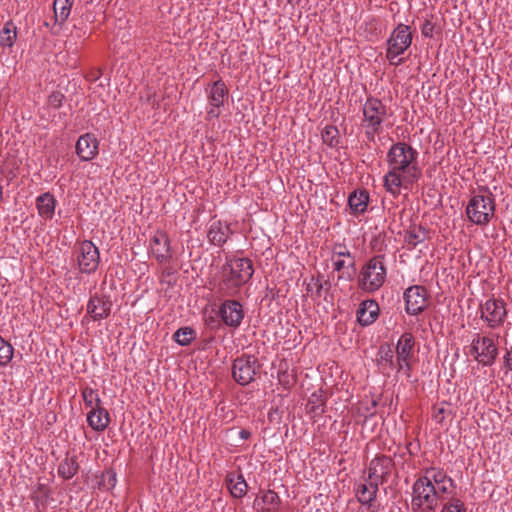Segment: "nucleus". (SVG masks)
Returning a JSON list of instances; mask_svg holds the SVG:
<instances>
[{
    "instance_id": "obj_1",
    "label": "nucleus",
    "mask_w": 512,
    "mask_h": 512,
    "mask_svg": "<svg viewBox=\"0 0 512 512\" xmlns=\"http://www.w3.org/2000/svg\"><path fill=\"white\" fill-rule=\"evenodd\" d=\"M254 274L253 263L248 258L228 259L222 267V278L218 291L222 296L235 297L243 285L248 283Z\"/></svg>"
},
{
    "instance_id": "obj_2",
    "label": "nucleus",
    "mask_w": 512,
    "mask_h": 512,
    "mask_svg": "<svg viewBox=\"0 0 512 512\" xmlns=\"http://www.w3.org/2000/svg\"><path fill=\"white\" fill-rule=\"evenodd\" d=\"M418 151L406 142L393 144L387 152L386 161L389 168L402 171L406 179L419 180L421 168L418 164Z\"/></svg>"
},
{
    "instance_id": "obj_3",
    "label": "nucleus",
    "mask_w": 512,
    "mask_h": 512,
    "mask_svg": "<svg viewBox=\"0 0 512 512\" xmlns=\"http://www.w3.org/2000/svg\"><path fill=\"white\" fill-rule=\"evenodd\" d=\"M386 275L384 256L376 255L362 267L358 276V286L363 291L375 292L383 286Z\"/></svg>"
},
{
    "instance_id": "obj_4",
    "label": "nucleus",
    "mask_w": 512,
    "mask_h": 512,
    "mask_svg": "<svg viewBox=\"0 0 512 512\" xmlns=\"http://www.w3.org/2000/svg\"><path fill=\"white\" fill-rule=\"evenodd\" d=\"M411 489L412 512H435L438 507L435 488L426 477H418Z\"/></svg>"
},
{
    "instance_id": "obj_5",
    "label": "nucleus",
    "mask_w": 512,
    "mask_h": 512,
    "mask_svg": "<svg viewBox=\"0 0 512 512\" xmlns=\"http://www.w3.org/2000/svg\"><path fill=\"white\" fill-rule=\"evenodd\" d=\"M495 199L491 193L473 195L466 207L469 221L478 226H486L495 214Z\"/></svg>"
},
{
    "instance_id": "obj_6",
    "label": "nucleus",
    "mask_w": 512,
    "mask_h": 512,
    "mask_svg": "<svg viewBox=\"0 0 512 512\" xmlns=\"http://www.w3.org/2000/svg\"><path fill=\"white\" fill-rule=\"evenodd\" d=\"M411 43L412 35L410 32V27L402 23L398 24L397 27L391 33L389 39L387 40V59L392 64H402V58L398 59L396 62H394L393 60L397 58L399 55L403 54L407 50V48L410 47Z\"/></svg>"
},
{
    "instance_id": "obj_7",
    "label": "nucleus",
    "mask_w": 512,
    "mask_h": 512,
    "mask_svg": "<svg viewBox=\"0 0 512 512\" xmlns=\"http://www.w3.org/2000/svg\"><path fill=\"white\" fill-rule=\"evenodd\" d=\"M260 367L261 365L255 356L243 354L233 361L232 377L239 385L246 386L254 381Z\"/></svg>"
},
{
    "instance_id": "obj_8",
    "label": "nucleus",
    "mask_w": 512,
    "mask_h": 512,
    "mask_svg": "<svg viewBox=\"0 0 512 512\" xmlns=\"http://www.w3.org/2000/svg\"><path fill=\"white\" fill-rule=\"evenodd\" d=\"M78 269L81 273L92 274L96 272L100 263V252L91 240H83L75 249Z\"/></svg>"
},
{
    "instance_id": "obj_9",
    "label": "nucleus",
    "mask_w": 512,
    "mask_h": 512,
    "mask_svg": "<svg viewBox=\"0 0 512 512\" xmlns=\"http://www.w3.org/2000/svg\"><path fill=\"white\" fill-rule=\"evenodd\" d=\"M507 318L506 303L499 298H489L480 305V319L491 329H498L504 325Z\"/></svg>"
},
{
    "instance_id": "obj_10",
    "label": "nucleus",
    "mask_w": 512,
    "mask_h": 512,
    "mask_svg": "<svg viewBox=\"0 0 512 512\" xmlns=\"http://www.w3.org/2000/svg\"><path fill=\"white\" fill-rule=\"evenodd\" d=\"M403 298L405 300V311L409 315H419L426 310L429 305L427 289L421 285L408 287L404 291Z\"/></svg>"
},
{
    "instance_id": "obj_11",
    "label": "nucleus",
    "mask_w": 512,
    "mask_h": 512,
    "mask_svg": "<svg viewBox=\"0 0 512 512\" xmlns=\"http://www.w3.org/2000/svg\"><path fill=\"white\" fill-rule=\"evenodd\" d=\"M362 126L382 127L387 117V107L382 101L375 97H368L362 107Z\"/></svg>"
},
{
    "instance_id": "obj_12",
    "label": "nucleus",
    "mask_w": 512,
    "mask_h": 512,
    "mask_svg": "<svg viewBox=\"0 0 512 512\" xmlns=\"http://www.w3.org/2000/svg\"><path fill=\"white\" fill-rule=\"evenodd\" d=\"M394 462L391 457L379 455L373 458L368 466V477L382 485L387 482L392 471Z\"/></svg>"
},
{
    "instance_id": "obj_13",
    "label": "nucleus",
    "mask_w": 512,
    "mask_h": 512,
    "mask_svg": "<svg viewBox=\"0 0 512 512\" xmlns=\"http://www.w3.org/2000/svg\"><path fill=\"white\" fill-rule=\"evenodd\" d=\"M220 316L225 325L237 328L244 318L243 307L237 300H225L220 306Z\"/></svg>"
},
{
    "instance_id": "obj_14",
    "label": "nucleus",
    "mask_w": 512,
    "mask_h": 512,
    "mask_svg": "<svg viewBox=\"0 0 512 512\" xmlns=\"http://www.w3.org/2000/svg\"><path fill=\"white\" fill-rule=\"evenodd\" d=\"M150 249L158 263L169 262L172 258L170 239L167 233L157 231L150 240Z\"/></svg>"
},
{
    "instance_id": "obj_15",
    "label": "nucleus",
    "mask_w": 512,
    "mask_h": 512,
    "mask_svg": "<svg viewBox=\"0 0 512 512\" xmlns=\"http://www.w3.org/2000/svg\"><path fill=\"white\" fill-rule=\"evenodd\" d=\"M112 303L103 295L94 294L87 303V314L93 321L106 319L111 312Z\"/></svg>"
},
{
    "instance_id": "obj_16",
    "label": "nucleus",
    "mask_w": 512,
    "mask_h": 512,
    "mask_svg": "<svg viewBox=\"0 0 512 512\" xmlns=\"http://www.w3.org/2000/svg\"><path fill=\"white\" fill-rule=\"evenodd\" d=\"M379 485L376 481L365 478L364 483H358L354 486L356 498L359 503L367 507L376 506L375 499L379 491Z\"/></svg>"
},
{
    "instance_id": "obj_17",
    "label": "nucleus",
    "mask_w": 512,
    "mask_h": 512,
    "mask_svg": "<svg viewBox=\"0 0 512 512\" xmlns=\"http://www.w3.org/2000/svg\"><path fill=\"white\" fill-rule=\"evenodd\" d=\"M98 146L97 138L91 133H86L76 142V154L81 161H90L98 154Z\"/></svg>"
},
{
    "instance_id": "obj_18",
    "label": "nucleus",
    "mask_w": 512,
    "mask_h": 512,
    "mask_svg": "<svg viewBox=\"0 0 512 512\" xmlns=\"http://www.w3.org/2000/svg\"><path fill=\"white\" fill-rule=\"evenodd\" d=\"M417 181L418 180L406 179L402 171H398L393 168H389L383 177L384 187L386 191L389 192L393 197L400 195L401 187L403 185L412 184Z\"/></svg>"
},
{
    "instance_id": "obj_19",
    "label": "nucleus",
    "mask_w": 512,
    "mask_h": 512,
    "mask_svg": "<svg viewBox=\"0 0 512 512\" xmlns=\"http://www.w3.org/2000/svg\"><path fill=\"white\" fill-rule=\"evenodd\" d=\"M379 312V305L374 299L364 300L357 309V321L361 326H369L377 320Z\"/></svg>"
},
{
    "instance_id": "obj_20",
    "label": "nucleus",
    "mask_w": 512,
    "mask_h": 512,
    "mask_svg": "<svg viewBox=\"0 0 512 512\" xmlns=\"http://www.w3.org/2000/svg\"><path fill=\"white\" fill-rule=\"evenodd\" d=\"M206 93L210 106L222 107L228 99L229 92L225 83L219 79L208 86Z\"/></svg>"
},
{
    "instance_id": "obj_21",
    "label": "nucleus",
    "mask_w": 512,
    "mask_h": 512,
    "mask_svg": "<svg viewBox=\"0 0 512 512\" xmlns=\"http://www.w3.org/2000/svg\"><path fill=\"white\" fill-rule=\"evenodd\" d=\"M481 365L492 366L498 356V348L489 336H480Z\"/></svg>"
},
{
    "instance_id": "obj_22",
    "label": "nucleus",
    "mask_w": 512,
    "mask_h": 512,
    "mask_svg": "<svg viewBox=\"0 0 512 512\" xmlns=\"http://www.w3.org/2000/svg\"><path fill=\"white\" fill-rule=\"evenodd\" d=\"M230 233L229 225L223 224L221 221H214L209 226L207 237L211 244L221 247L227 242Z\"/></svg>"
},
{
    "instance_id": "obj_23",
    "label": "nucleus",
    "mask_w": 512,
    "mask_h": 512,
    "mask_svg": "<svg viewBox=\"0 0 512 512\" xmlns=\"http://www.w3.org/2000/svg\"><path fill=\"white\" fill-rule=\"evenodd\" d=\"M87 422L89 426L95 431H104L110 422V417L108 411L101 407L92 408L87 413Z\"/></svg>"
},
{
    "instance_id": "obj_24",
    "label": "nucleus",
    "mask_w": 512,
    "mask_h": 512,
    "mask_svg": "<svg viewBox=\"0 0 512 512\" xmlns=\"http://www.w3.org/2000/svg\"><path fill=\"white\" fill-rule=\"evenodd\" d=\"M333 269L338 272V281H351L356 274L355 259H337L332 257Z\"/></svg>"
},
{
    "instance_id": "obj_25",
    "label": "nucleus",
    "mask_w": 512,
    "mask_h": 512,
    "mask_svg": "<svg viewBox=\"0 0 512 512\" xmlns=\"http://www.w3.org/2000/svg\"><path fill=\"white\" fill-rule=\"evenodd\" d=\"M368 203L369 193L366 190H355L348 197V206L354 215L363 214Z\"/></svg>"
},
{
    "instance_id": "obj_26",
    "label": "nucleus",
    "mask_w": 512,
    "mask_h": 512,
    "mask_svg": "<svg viewBox=\"0 0 512 512\" xmlns=\"http://www.w3.org/2000/svg\"><path fill=\"white\" fill-rule=\"evenodd\" d=\"M56 200L54 196L46 192L36 198V207L39 215L45 219H51L54 215Z\"/></svg>"
},
{
    "instance_id": "obj_27",
    "label": "nucleus",
    "mask_w": 512,
    "mask_h": 512,
    "mask_svg": "<svg viewBox=\"0 0 512 512\" xmlns=\"http://www.w3.org/2000/svg\"><path fill=\"white\" fill-rule=\"evenodd\" d=\"M415 339L412 333L405 332L396 344V354L401 361L410 359L413 353Z\"/></svg>"
},
{
    "instance_id": "obj_28",
    "label": "nucleus",
    "mask_w": 512,
    "mask_h": 512,
    "mask_svg": "<svg viewBox=\"0 0 512 512\" xmlns=\"http://www.w3.org/2000/svg\"><path fill=\"white\" fill-rule=\"evenodd\" d=\"M79 470V463L75 455L66 457L59 463L58 475L64 480L73 478Z\"/></svg>"
},
{
    "instance_id": "obj_29",
    "label": "nucleus",
    "mask_w": 512,
    "mask_h": 512,
    "mask_svg": "<svg viewBox=\"0 0 512 512\" xmlns=\"http://www.w3.org/2000/svg\"><path fill=\"white\" fill-rule=\"evenodd\" d=\"M420 477H426L432 485H438L439 483L448 484L452 486L453 479L444 471L438 467H428L424 470V475Z\"/></svg>"
},
{
    "instance_id": "obj_30",
    "label": "nucleus",
    "mask_w": 512,
    "mask_h": 512,
    "mask_svg": "<svg viewBox=\"0 0 512 512\" xmlns=\"http://www.w3.org/2000/svg\"><path fill=\"white\" fill-rule=\"evenodd\" d=\"M17 39V28L12 21H8L4 24L0 31V46L5 48L13 47Z\"/></svg>"
},
{
    "instance_id": "obj_31",
    "label": "nucleus",
    "mask_w": 512,
    "mask_h": 512,
    "mask_svg": "<svg viewBox=\"0 0 512 512\" xmlns=\"http://www.w3.org/2000/svg\"><path fill=\"white\" fill-rule=\"evenodd\" d=\"M227 486L233 497L242 498L247 493L248 485L242 474H239L236 479L234 476H227Z\"/></svg>"
},
{
    "instance_id": "obj_32",
    "label": "nucleus",
    "mask_w": 512,
    "mask_h": 512,
    "mask_svg": "<svg viewBox=\"0 0 512 512\" xmlns=\"http://www.w3.org/2000/svg\"><path fill=\"white\" fill-rule=\"evenodd\" d=\"M74 0H54L55 21L62 25L69 17Z\"/></svg>"
},
{
    "instance_id": "obj_33",
    "label": "nucleus",
    "mask_w": 512,
    "mask_h": 512,
    "mask_svg": "<svg viewBox=\"0 0 512 512\" xmlns=\"http://www.w3.org/2000/svg\"><path fill=\"white\" fill-rule=\"evenodd\" d=\"M426 239V230L421 226H414L406 231L404 242L410 250L414 249L419 243L424 242Z\"/></svg>"
},
{
    "instance_id": "obj_34",
    "label": "nucleus",
    "mask_w": 512,
    "mask_h": 512,
    "mask_svg": "<svg viewBox=\"0 0 512 512\" xmlns=\"http://www.w3.org/2000/svg\"><path fill=\"white\" fill-rule=\"evenodd\" d=\"M378 363L383 367L393 369L395 367L394 362V350L388 345H382L378 351Z\"/></svg>"
},
{
    "instance_id": "obj_35",
    "label": "nucleus",
    "mask_w": 512,
    "mask_h": 512,
    "mask_svg": "<svg viewBox=\"0 0 512 512\" xmlns=\"http://www.w3.org/2000/svg\"><path fill=\"white\" fill-rule=\"evenodd\" d=\"M307 408L310 413L316 416L325 412V399L320 393H312L308 399Z\"/></svg>"
},
{
    "instance_id": "obj_36",
    "label": "nucleus",
    "mask_w": 512,
    "mask_h": 512,
    "mask_svg": "<svg viewBox=\"0 0 512 512\" xmlns=\"http://www.w3.org/2000/svg\"><path fill=\"white\" fill-rule=\"evenodd\" d=\"M196 338V332L191 327H182L175 331L173 339L181 346L189 345Z\"/></svg>"
},
{
    "instance_id": "obj_37",
    "label": "nucleus",
    "mask_w": 512,
    "mask_h": 512,
    "mask_svg": "<svg viewBox=\"0 0 512 512\" xmlns=\"http://www.w3.org/2000/svg\"><path fill=\"white\" fill-rule=\"evenodd\" d=\"M435 488V496L437 502L444 501L446 499H450L451 497H455L457 485L455 481H453L452 486L448 484L439 483L438 485H432Z\"/></svg>"
},
{
    "instance_id": "obj_38",
    "label": "nucleus",
    "mask_w": 512,
    "mask_h": 512,
    "mask_svg": "<svg viewBox=\"0 0 512 512\" xmlns=\"http://www.w3.org/2000/svg\"><path fill=\"white\" fill-rule=\"evenodd\" d=\"M14 355L13 346L6 341L3 337L0 336V365L6 366L8 365Z\"/></svg>"
},
{
    "instance_id": "obj_39",
    "label": "nucleus",
    "mask_w": 512,
    "mask_h": 512,
    "mask_svg": "<svg viewBox=\"0 0 512 512\" xmlns=\"http://www.w3.org/2000/svg\"><path fill=\"white\" fill-rule=\"evenodd\" d=\"M82 397L86 407L95 408L101 405V399L97 391L90 387H85L82 390Z\"/></svg>"
},
{
    "instance_id": "obj_40",
    "label": "nucleus",
    "mask_w": 512,
    "mask_h": 512,
    "mask_svg": "<svg viewBox=\"0 0 512 512\" xmlns=\"http://www.w3.org/2000/svg\"><path fill=\"white\" fill-rule=\"evenodd\" d=\"M338 134L339 131L336 126H326L322 131L323 142L330 147H335L339 143Z\"/></svg>"
},
{
    "instance_id": "obj_41",
    "label": "nucleus",
    "mask_w": 512,
    "mask_h": 512,
    "mask_svg": "<svg viewBox=\"0 0 512 512\" xmlns=\"http://www.w3.org/2000/svg\"><path fill=\"white\" fill-rule=\"evenodd\" d=\"M441 512H467V509L460 498L451 497L443 503Z\"/></svg>"
},
{
    "instance_id": "obj_42",
    "label": "nucleus",
    "mask_w": 512,
    "mask_h": 512,
    "mask_svg": "<svg viewBox=\"0 0 512 512\" xmlns=\"http://www.w3.org/2000/svg\"><path fill=\"white\" fill-rule=\"evenodd\" d=\"M323 287L321 285V276L318 275L316 278L312 277L311 282L307 284V292L311 294V297L315 299H319L323 294Z\"/></svg>"
},
{
    "instance_id": "obj_43",
    "label": "nucleus",
    "mask_w": 512,
    "mask_h": 512,
    "mask_svg": "<svg viewBox=\"0 0 512 512\" xmlns=\"http://www.w3.org/2000/svg\"><path fill=\"white\" fill-rule=\"evenodd\" d=\"M116 472L113 469L106 470L102 474V485L105 489L110 490L115 487L117 478Z\"/></svg>"
},
{
    "instance_id": "obj_44",
    "label": "nucleus",
    "mask_w": 512,
    "mask_h": 512,
    "mask_svg": "<svg viewBox=\"0 0 512 512\" xmlns=\"http://www.w3.org/2000/svg\"><path fill=\"white\" fill-rule=\"evenodd\" d=\"M65 96L60 91L52 92L48 97V105L54 109H58L62 106Z\"/></svg>"
},
{
    "instance_id": "obj_45",
    "label": "nucleus",
    "mask_w": 512,
    "mask_h": 512,
    "mask_svg": "<svg viewBox=\"0 0 512 512\" xmlns=\"http://www.w3.org/2000/svg\"><path fill=\"white\" fill-rule=\"evenodd\" d=\"M262 501L266 505L276 507L280 502V498L276 492L268 490L263 494Z\"/></svg>"
},
{
    "instance_id": "obj_46",
    "label": "nucleus",
    "mask_w": 512,
    "mask_h": 512,
    "mask_svg": "<svg viewBox=\"0 0 512 512\" xmlns=\"http://www.w3.org/2000/svg\"><path fill=\"white\" fill-rule=\"evenodd\" d=\"M470 354L481 365L480 335L479 334H477L476 337L471 342Z\"/></svg>"
},
{
    "instance_id": "obj_47",
    "label": "nucleus",
    "mask_w": 512,
    "mask_h": 512,
    "mask_svg": "<svg viewBox=\"0 0 512 512\" xmlns=\"http://www.w3.org/2000/svg\"><path fill=\"white\" fill-rule=\"evenodd\" d=\"M332 257L337 258V259H345V260L354 259V257L350 253V251L348 249H346L345 246H342V245H339L334 248Z\"/></svg>"
},
{
    "instance_id": "obj_48",
    "label": "nucleus",
    "mask_w": 512,
    "mask_h": 512,
    "mask_svg": "<svg viewBox=\"0 0 512 512\" xmlns=\"http://www.w3.org/2000/svg\"><path fill=\"white\" fill-rule=\"evenodd\" d=\"M398 372L401 371V370H405L407 376L409 377L410 376V371H411V365L409 363V359H405L404 361H401L400 358H398V356L396 357V363H395V367H394Z\"/></svg>"
},
{
    "instance_id": "obj_49",
    "label": "nucleus",
    "mask_w": 512,
    "mask_h": 512,
    "mask_svg": "<svg viewBox=\"0 0 512 512\" xmlns=\"http://www.w3.org/2000/svg\"><path fill=\"white\" fill-rule=\"evenodd\" d=\"M365 128V137L368 141L374 142L375 135L381 131V127L376 126H363Z\"/></svg>"
},
{
    "instance_id": "obj_50",
    "label": "nucleus",
    "mask_w": 512,
    "mask_h": 512,
    "mask_svg": "<svg viewBox=\"0 0 512 512\" xmlns=\"http://www.w3.org/2000/svg\"><path fill=\"white\" fill-rule=\"evenodd\" d=\"M220 107L210 106V109L207 111L206 118L207 120L217 119L219 118L221 112L219 111Z\"/></svg>"
},
{
    "instance_id": "obj_51",
    "label": "nucleus",
    "mask_w": 512,
    "mask_h": 512,
    "mask_svg": "<svg viewBox=\"0 0 512 512\" xmlns=\"http://www.w3.org/2000/svg\"><path fill=\"white\" fill-rule=\"evenodd\" d=\"M422 34L425 37H432L433 35V24L430 21H426L422 27Z\"/></svg>"
},
{
    "instance_id": "obj_52",
    "label": "nucleus",
    "mask_w": 512,
    "mask_h": 512,
    "mask_svg": "<svg viewBox=\"0 0 512 512\" xmlns=\"http://www.w3.org/2000/svg\"><path fill=\"white\" fill-rule=\"evenodd\" d=\"M444 413H445V409L443 407L437 408L434 411L433 417L438 423H442L445 418Z\"/></svg>"
},
{
    "instance_id": "obj_53",
    "label": "nucleus",
    "mask_w": 512,
    "mask_h": 512,
    "mask_svg": "<svg viewBox=\"0 0 512 512\" xmlns=\"http://www.w3.org/2000/svg\"><path fill=\"white\" fill-rule=\"evenodd\" d=\"M504 365L512 371V348L504 355Z\"/></svg>"
},
{
    "instance_id": "obj_54",
    "label": "nucleus",
    "mask_w": 512,
    "mask_h": 512,
    "mask_svg": "<svg viewBox=\"0 0 512 512\" xmlns=\"http://www.w3.org/2000/svg\"><path fill=\"white\" fill-rule=\"evenodd\" d=\"M239 437L242 439V440H247L251 437V432L247 429H242L239 431Z\"/></svg>"
},
{
    "instance_id": "obj_55",
    "label": "nucleus",
    "mask_w": 512,
    "mask_h": 512,
    "mask_svg": "<svg viewBox=\"0 0 512 512\" xmlns=\"http://www.w3.org/2000/svg\"><path fill=\"white\" fill-rule=\"evenodd\" d=\"M321 285H324L323 292H326V293L329 292L331 287H332L331 282H330L329 279H327L325 281L321 280Z\"/></svg>"
},
{
    "instance_id": "obj_56",
    "label": "nucleus",
    "mask_w": 512,
    "mask_h": 512,
    "mask_svg": "<svg viewBox=\"0 0 512 512\" xmlns=\"http://www.w3.org/2000/svg\"><path fill=\"white\" fill-rule=\"evenodd\" d=\"M174 273L172 267H166L164 270H163V274L166 275V276H170Z\"/></svg>"
}]
</instances>
